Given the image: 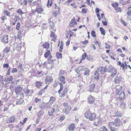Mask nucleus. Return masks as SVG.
Returning a JSON list of instances; mask_svg holds the SVG:
<instances>
[{
  "instance_id": "1",
  "label": "nucleus",
  "mask_w": 131,
  "mask_h": 131,
  "mask_svg": "<svg viewBox=\"0 0 131 131\" xmlns=\"http://www.w3.org/2000/svg\"><path fill=\"white\" fill-rule=\"evenodd\" d=\"M105 72H111V76L113 78L115 76L117 73V70L116 69L113 67L112 65H110L108 68H105Z\"/></svg>"
},
{
  "instance_id": "2",
  "label": "nucleus",
  "mask_w": 131,
  "mask_h": 131,
  "mask_svg": "<svg viewBox=\"0 0 131 131\" xmlns=\"http://www.w3.org/2000/svg\"><path fill=\"white\" fill-rule=\"evenodd\" d=\"M86 118L90 121H93L96 117V115L94 113H92L90 110L86 111L84 114Z\"/></svg>"
},
{
  "instance_id": "3",
  "label": "nucleus",
  "mask_w": 131,
  "mask_h": 131,
  "mask_svg": "<svg viewBox=\"0 0 131 131\" xmlns=\"http://www.w3.org/2000/svg\"><path fill=\"white\" fill-rule=\"evenodd\" d=\"M113 122L115 126L116 127L119 126H122L123 123L119 118H117L115 119Z\"/></svg>"
},
{
  "instance_id": "4",
  "label": "nucleus",
  "mask_w": 131,
  "mask_h": 131,
  "mask_svg": "<svg viewBox=\"0 0 131 131\" xmlns=\"http://www.w3.org/2000/svg\"><path fill=\"white\" fill-rule=\"evenodd\" d=\"M22 88L19 86L16 87L15 89V92L17 95L21 94H24L22 92Z\"/></svg>"
},
{
  "instance_id": "5",
  "label": "nucleus",
  "mask_w": 131,
  "mask_h": 131,
  "mask_svg": "<svg viewBox=\"0 0 131 131\" xmlns=\"http://www.w3.org/2000/svg\"><path fill=\"white\" fill-rule=\"evenodd\" d=\"M53 80L52 77L46 76L45 80V83L47 84H49Z\"/></svg>"
},
{
  "instance_id": "6",
  "label": "nucleus",
  "mask_w": 131,
  "mask_h": 131,
  "mask_svg": "<svg viewBox=\"0 0 131 131\" xmlns=\"http://www.w3.org/2000/svg\"><path fill=\"white\" fill-rule=\"evenodd\" d=\"M122 87L119 85L116 86L115 87L116 89V93L117 95H119L120 93L122 91Z\"/></svg>"
},
{
  "instance_id": "7",
  "label": "nucleus",
  "mask_w": 131,
  "mask_h": 131,
  "mask_svg": "<svg viewBox=\"0 0 131 131\" xmlns=\"http://www.w3.org/2000/svg\"><path fill=\"white\" fill-rule=\"evenodd\" d=\"M108 125L111 131H115L116 130V128L114 127L115 125L113 122H110Z\"/></svg>"
},
{
  "instance_id": "8",
  "label": "nucleus",
  "mask_w": 131,
  "mask_h": 131,
  "mask_svg": "<svg viewBox=\"0 0 131 131\" xmlns=\"http://www.w3.org/2000/svg\"><path fill=\"white\" fill-rule=\"evenodd\" d=\"M85 69L84 67L80 66L78 68L76 69L75 71L77 73V74H79L81 71H84Z\"/></svg>"
},
{
  "instance_id": "9",
  "label": "nucleus",
  "mask_w": 131,
  "mask_h": 131,
  "mask_svg": "<svg viewBox=\"0 0 131 131\" xmlns=\"http://www.w3.org/2000/svg\"><path fill=\"white\" fill-rule=\"evenodd\" d=\"M101 122V120L100 118H95L93 125L94 126H98L100 124Z\"/></svg>"
},
{
  "instance_id": "10",
  "label": "nucleus",
  "mask_w": 131,
  "mask_h": 131,
  "mask_svg": "<svg viewBox=\"0 0 131 131\" xmlns=\"http://www.w3.org/2000/svg\"><path fill=\"white\" fill-rule=\"evenodd\" d=\"M54 107H57V108H51L49 110L48 113L49 115H52V114L54 112L56 109L57 110V108H58L57 105L55 106Z\"/></svg>"
},
{
  "instance_id": "11",
  "label": "nucleus",
  "mask_w": 131,
  "mask_h": 131,
  "mask_svg": "<svg viewBox=\"0 0 131 131\" xmlns=\"http://www.w3.org/2000/svg\"><path fill=\"white\" fill-rule=\"evenodd\" d=\"M2 42L5 43H8V35H5L3 36V38L2 40Z\"/></svg>"
},
{
  "instance_id": "12",
  "label": "nucleus",
  "mask_w": 131,
  "mask_h": 131,
  "mask_svg": "<svg viewBox=\"0 0 131 131\" xmlns=\"http://www.w3.org/2000/svg\"><path fill=\"white\" fill-rule=\"evenodd\" d=\"M88 100L90 104L93 103L95 101V99L91 95L89 96Z\"/></svg>"
},
{
  "instance_id": "13",
  "label": "nucleus",
  "mask_w": 131,
  "mask_h": 131,
  "mask_svg": "<svg viewBox=\"0 0 131 131\" xmlns=\"http://www.w3.org/2000/svg\"><path fill=\"white\" fill-rule=\"evenodd\" d=\"M77 24V22L75 21V19L74 17H73V19L72 20L69 24V25L72 27L74 25Z\"/></svg>"
},
{
  "instance_id": "14",
  "label": "nucleus",
  "mask_w": 131,
  "mask_h": 131,
  "mask_svg": "<svg viewBox=\"0 0 131 131\" xmlns=\"http://www.w3.org/2000/svg\"><path fill=\"white\" fill-rule=\"evenodd\" d=\"M50 25V27L52 29L53 31H55L56 30V28L54 27V23L52 21H51L49 22Z\"/></svg>"
},
{
  "instance_id": "15",
  "label": "nucleus",
  "mask_w": 131,
  "mask_h": 131,
  "mask_svg": "<svg viewBox=\"0 0 131 131\" xmlns=\"http://www.w3.org/2000/svg\"><path fill=\"white\" fill-rule=\"evenodd\" d=\"M71 110L70 106H68L64 108L63 109V111L66 114H67L68 113V112Z\"/></svg>"
},
{
  "instance_id": "16",
  "label": "nucleus",
  "mask_w": 131,
  "mask_h": 131,
  "mask_svg": "<svg viewBox=\"0 0 131 131\" xmlns=\"http://www.w3.org/2000/svg\"><path fill=\"white\" fill-rule=\"evenodd\" d=\"M121 93L119 94V98L118 99L119 100H122L125 96L124 92V91H122Z\"/></svg>"
},
{
  "instance_id": "17",
  "label": "nucleus",
  "mask_w": 131,
  "mask_h": 131,
  "mask_svg": "<svg viewBox=\"0 0 131 131\" xmlns=\"http://www.w3.org/2000/svg\"><path fill=\"white\" fill-rule=\"evenodd\" d=\"M49 56L50 57H51L50 52L49 50H48L45 53L44 56L45 58H47Z\"/></svg>"
},
{
  "instance_id": "18",
  "label": "nucleus",
  "mask_w": 131,
  "mask_h": 131,
  "mask_svg": "<svg viewBox=\"0 0 131 131\" xmlns=\"http://www.w3.org/2000/svg\"><path fill=\"white\" fill-rule=\"evenodd\" d=\"M74 124H72L68 126V129L69 130L71 131V130H74Z\"/></svg>"
},
{
  "instance_id": "19",
  "label": "nucleus",
  "mask_w": 131,
  "mask_h": 131,
  "mask_svg": "<svg viewBox=\"0 0 131 131\" xmlns=\"http://www.w3.org/2000/svg\"><path fill=\"white\" fill-rule=\"evenodd\" d=\"M120 107L122 109V110L125 109L126 107L125 103L124 102L121 103L120 106Z\"/></svg>"
},
{
  "instance_id": "20",
  "label": "nucleus",
  "mask_w": 131,
  "mask_h": 131,
  "mask_svg": "<svg viewBox=\"0 0 131 131\" xmlns=\"http://www.w3.org/2000/svg\"><path fill=\"white\" fill-rule=\"evenodd\" d=\"M122 113L120 112H118L115 113L114 116L116 117H121L122 116Z\"/></svg>"
},
{
  "instance_id": "21",
  "label": "nucleus",
  "mask_w": 131,
  "mask_h": 131,
  "mask_svg": "<svg viewBox=\"0 0 131 131\" xmlns=\"http://www.w3.org/2000/svg\"><path fill=\"white\" fill-rule=\"evenodd\" d=\"M97 72H101V73L103 74L104 72H105V70H103V67H100L99 68H97V70H96Z\"/></svg>"
},
{
  "instance_id": "22",
  "label": "nucleus",
  "mask_w": 131,
  "mask_h": 131,
  "mask_svg": "<svg viewBox=\"0 0 131 131\" xmlns=\"http://www.w3.org/2000/svg\"><path fill=\"white\" fill-rule=\"evenodd\" d=\"M121 79L120 77H118L117 76H116L115 80L114 81V82L115 83H119L121 81Z\"/></svg>"
},
{
  "instance_id": "23",
  "label": "nucleus",
  "mask_w": 131,
  "mask_h": 131,
  "mask_svg": "<svg viewBox=\"0 0 131 131\" xmlns=\"http://www.w3.org/2000/svg\"><path fill=\"white\" fill-rule=\"evenodd\" d=\"M27 1L26 0H21L20 3L23 6H26L27 4Z\"/></svg>"
},
{
  "instance_id": "24",
  "label": "nucleus",
  "mask_w": 131,
  "mask_h": 131,
  "mask_svg": "<svg viewBox=\"0 0 131 131\" xmlns=\"http://www.w3.org/2000/svg\"><path fill=\"white\" fill-rule=\"evenodd\" d=\"M43 10L40 7L36 8L35 12H37L38 14H41Z\"/></svg>"
},
{
  "instance_id": "25",
  "label": "nucleus",
  "mask_w": 131,
  "mask_h": 131,
  "mask_svg": "<svg viewBox=\"0 0 131 131\" xmlns=\"http://www.w3.org/2000/svg\"><path fill=\"white\" fill-rule=\"evenodd\" d=\"M59 79L60 81L63 84L65 83V78L64 77L61 76L59 78Z\"/></svg>"
},
{
  "instance_id": "26",
  "label": "nucleus",
  "mask_w": 131,
  "mask_h": 131,
  "mask_svg": "<svg viewBox=\"0 0 131 131\" xmlns=\"http://www.w3.org/2000/svg\"><path fill=\"white\" fill-rule=\"evenodd\" d=\"M95 87V85L94 84H92L90 86V88L89 89V91L90 92H92L94 90Z\"/></svg>"
},
{
  "instance_id": "27",
  "label": "nucleus",
  "mask_w": 131,
  "mask_h": 131,
  "mask_svg": "<svg viewBox=\"0 0 131 131\" xmlns=\"http://www.w3.org/2000/svg\"><path fill=\"white\" fill-rule=\"evenodd\" d=\"M15 119V117L14 116H12L10 117L9 118V121H7V123H12L14 121Z\"/></svg>"
},
{
  "instance_id": "28",
  "label": "nucleus",
  "mask_w": 131,
  "mask_h": 131,
  "mask_svg": "<svg viewBox=\"0 0 131 131\" xmlns=\"http://www.w3.org/2000/svg\"><path fill=\"white\" fill-rule=\"evenodd\" d=\"M42 83V82L41 81H36L35 84L37 88H39L41 86Z\"/></svg>"
},
{
  "instance_id": "29",
  "label": "nucleus",
  "mask_w": 131,
  "mask_h": 131,
  "mask_svg": "<svg viewBox=\"0 0 131 131\" xmlns=\"http://www.w3.org/2000/svg\"><path fill=\"white\" fill-rule=\"evenodd\" d=\"M46 104L45 103L42 102L40 104V108L42 109H43L45 108Z\"/></svg>"
},
{
  "instance_id": "30",
  "label": "nucleus",
  "mask_w": 131,
  "mask_h": 131,
  "mask_svg": "<svg viewBox=\"0 0 131 131\" xmlns=\"http://www.w3.org/2000/svg\"><path fill=\"white\" fill-rule=\"evenodd\" d=\"M44 114L43 111H40L37 114V116L39 118H41L42 115Z\"/></svg>"
},
{
  "instance_id": "31",
  "label": "nucleus",
  "mask_w": 131,
  "mask_h": 131,
  "mask_svg": "<svg viewBox=\"0 0 131 131\" xmlns=\"http://www.w3.org/2000/svg\"><path fill=\"white\" fill-rule=\"evenodd\" d=\"M119 2L122 5H124L126 4L127 1V0H120Z\"/></svg>"
},
{
  "instance_id": "32",
  "label": "nucleus",
  "mask_w": 131,
  "mask_h": 131,
  "mask_svg": "<svg viewBox=\"0 0 131 131\" xmlns=\"http://www.w3.org/2000/svg\"><path fill=\"white\" fill-rule=\"evenodd\" d=\"M55 101V99L53 97H51L49 101V103L52 104Z\"/></svg>"
},
{
  "instance_id": "33",
  "label": "nucleus",
  "mask_w": 131,
  "mask_h": 131,
  "mask_svg": "<svg viewBox=\"0 0 131 131\" xmlns=\"http://www.w3.org/2000/svg\"><path fill=\"white\" fill-rule=\"evenodd\" d=\"M85 71L84 75H87L88 76L89 75L90 70L87 68H85Z\"/></svg>"
},
{
  "instance_id": "34",
  "label": "nucleus",
  "mask_w": 131,
  "mask_h": 131,
  "mask_svg": "<svg viewBox=\"0 0 131 131\" xmlns=\"http://www.w3.org/2000/svg\"><path fill=\"white\" fill-rule=\"evenodd\" d=\"M55 6L54 8L56 9V11H57V14H58L59 13L60 8L59 6H58L56 5V4H55Z\"/></svg>"
},
{
  "instance_id": "35",
  "label": "nucleus",
  "mask_w": 131,
  "mask_h": 131,
  "mask_svg": "<svg viewBox=\"0 0 131 131\" xmlns=\"http://www.w3.org/2000/svg\"><path fill=\"white\" fill-rule=\"evenodd\" d=\"M43 47L46 49H48L49 47V44L47 43H46L42 45Z\"/></svg>"
},
{
  "instance_id": "36",
  "label": "nucleus",
  "mask_w": 131,
  "mask_h": 131,
  "mask_svg": "<svg viewBox=\"0 0 131 131\" xmlns=\"http://www.w3.org/2000/svg\"><path fill=\"white\" fill-rule=\"evenodd\" d=\"M24 92L25 94L29 93L30 91V90L29 89L27 88H25L24 89Z\"/></svg>"
},
{
  "instance_id": "37",
  "label": "nucleus",
  "mask_w": 131,
  "mask_h": 131,
  "mask_svg": "<svg viewBox=\"0 0 131 131\" xmlns=\"http://www.w3.org/2000/svg\"><path fill=\"white\" fill-rule=\"evenodd\" d=\"M10 48L8 47H6L4 50L3 51L5 53H7L10 50Z\"/></svg>"
},
{
  "instance_id": "38",
  "label": "nucleus",
  "mask_w": 131,
  "mask_h": 131,
  "mask_svg": "<svg viewBox=\"0 0 131 131\" xmlns=\"http://www.w3.org/2000/svg\"><path fill=\"white\" fill-rule=\"evenodd\" d=\"M100 29L101 34L103 35H105V32L104 29L102 27H100Z\"/></svg>"
},
{
  "instance_id": "39",
  "label": "nucleus",
  "mask_w": 131,
  "mask_h": 131,
  "mask_svg": "<svg viewBox=\"0 0 131 131\" xmlns=\"http://www.w3.org/2000/svg\"><path fill=\"white\" fill-rule=\"evenodd\" d=\"M60 89L58 91V93L59 94L60 93L61 91L63 89V86L62 83H60Z\"/></svg>"
},
{
  "instance_id": "40",
  "label": "nucleus",
  "mask_w": 131,
  "mask_h": 131,
  "mask_svg": "<svg viewBox=\"0 0 131 131\" xmlns=\"http://www.w3.org/2000/svg\"><path fill=\"white\" fill-rule=\"evenodd\" d=\"M23 101L22 99H20L17 102L16 104H21L23 102Z\"/></svg>"
},
{
  "instance_id": "41",
  "label": "nucleus",
  "mask_w": 131,
  "mask_h": 131,
  "mask_svg": "<svg viewBox=\"0 0 131 131\" xmlns=\"http://www.w3.org/2000/svg\"><path fill=\"white\" fill-rule=\"evenodd\" d=\"M56 56L58 58L60 59L62 57V54L59 53H57Z\"/></svg>"
},
{
  "instance_id": "42",
  "label": "nucleus",
  "mask_w": 131,
  "mask_h": 131,
  "mask_svg": "<svg viewBox=\"0 0 131 131\" xmlns=\"http://www.w3.org/2000/svg\"><path fill=\"white\" fill-rule=\"evenodd\" d=\"M65 73V72L63 70H60L59 72V75L61 76L64 75Z\"/></svg>"
},
{
  "instance_id": "43",
  "label": "nucleus",
  "mask_w": 131,
  "mask_h": 131,
  "mask_svg": "<svg viewBox=\"0 0 131 131\" xmlns=\"http://www.w3.org/2000/svg\"><path fill=\"white\" fill-rule=\"evenodd\" d=\"M13 78L12 76H11L9 77L8 78H6L5 80V81L6 82L8 81H10L12 80Z\"/></svg>"
},
{
  "instance_id": "44",
  "label": "nucleus",
  "mask_w": 131,
  "mask_h": 131,
  "mask_svg": "<svg viewBox=\"0 0 131 131\" xmlns=\"http://www.w3.org/2000/svg\"><path fill=\"white\" fill-rule=\"evenodd\" d=\"M99 131H107V129L104 127L103 126L102 128L100 129Z\"/></svg>"
},
{
  "instance_id": "45",
  "label": "nucleus",
  "mask_w": 131,
  "mask_h": 131,
  "mask_svg": "<svg viewBox=\"0 0 131 131\" xmlns=\"http://www.w3.org/2000/svg\"><path fill=\"white\" fill-rule=\"evenodd\" d=\"M54 60H52V61L51 62V64H50L51 65L50 67H49V68H50L51 69H52L53 68H54V62L53 61Z\"/></svg>"
},
{
  "instance_id": "46",
  "label": "nucleus",
  "mask_w": 131,
  "mask_h": 131,
  "mask_svg": "<svg viewBox=\"0 0 131 131\" xmlns=\"http://www.w3.org/2000/svg\"><path fill=\"white\" fill-rule=\"evenodd\" d=\"M50 36L51 37H52L56 38V35H55L54 33L52 31L51 32Z\"/></svg>"
},
{
  "instance_id": "47",
  "label": "nucleus",
  "mask_w": 131,
  "mask_h": 131,
  "mask_svg": "<svg viewBox=\"0 0 131 131\" xmlns=\"http://www.w3.org/2000/svg\"><path fill=\"white\" fill-rule=\"evenodd\" d=\"M86 53H84L82 55L81 60H84L85 59V58H86Z\"/></svg>"
},
{
  "instance_id": "48",
  "label": "nucleus",
  "mask_w": 131,
  "mask_h": 131,
  "mask_svg": "<svg viewBox=\"0 0 131 131\" xmlns=\"http://www.w3.org/2000/svg\"><path fill=\"white\" fill-rule=\"evenodd\" d=\"M91 35L93 37H96V36L95 35V31L94 30L92 31L91 32Z\"/></svg>"
},
{
  "instance_id": "49",
  "label": "nucleus",
  "mask_w": 131,
  "mask_h": 131,
  "mask_svg": "<svg viewBox=\"0 0 131 131\" xmlns=\"http://www.w3.org/2000/svg\"><path fill=\"white\" fill-rule=\"evenodd\" d=\"M17 18H18V17L16 16L15 17L14 20V22L13 23V25H15V24L16 23V22L17 21Z\"/></svg>"
},
{
  "instance_id": "50",
  "label": "nucleus",
  "mask_w": 131,
  "mask_h": 131,
  "mask_svg": "<svg viewBox=\"0 0 131 131\" xmlns=\"http://www.w3.org/2000/svg\"><path fill=\"white\" fill-rule=\"evenodd\" d=\"M14 85H11L9 86V89H10L12 92L14 91Z\"/></svg>"
},
{
  "instance_id": "51",
  "label": "nucleus",
  "mask_w": 131,
  "mask_h": 131,
  "mask_svg": "<svg viewBox=\"0 0 131 131\" xmlns=\"http://www.w3.org/2000/svg\"><path fill=\"white\" fill-rule=\"evenodd\" d=\"M118 6V3H113L112 4V6L114 7H116Z\"/></svg>"
},
{
  "instance_id": "52",
  "label": "nucleus",
  "mask_w": 131,
  "mask_h": 131,
  "mask_svg": "<svg viewBox=\"0 0 131 131\" xmlns=\"http://www.w3.org/2000/svg\"><path fill=\"white\" fill-rule=\"evenodd\" d=\"M20 26V23H17V25L16 26V28L17 30H19V27Z\"/></svg>"
},
{
  "instance_id": "53",
  "label": "nucleus",
  "mask_w": 131,
  "mask_h": 131,
  "mask_svg": "<svg viewBox=\"0 0 131 131\" xmlns=\"http://www.w3.org/2000/svg\"><path fill=\"white\" fill-rule=\"evenodd\" d=\"M63 49V45L61 44L60 47L59 51L60 52H61L62 51Z\"/></svg>"
},
{
  "instance_id": "54",
  "label": "nucleus",
  "mask_w": 131,
  "mask_h": 131,
  "mask_svg": "<svg viewBox=\"0 0 131 131\" xmlns=\"http://www.w3.org/2000/svg\"><path fill=\"white\" fill-rule=\"evenodd\" d=\"M17 12L19 13L20 14H22L23 13L22 11L20 9H19L17 11Z\"/></svg>"
},
{
  "instance_id": "55",
  "label": "nucleus",
  "mask_w": 131,
  "mask_h": 131,
  "mask_svg": "<svg viewBox=\"0 0 131 131\" xmlns=\"http://www.w3.org/2000/svg\"><path fill=\"white\" fill-rule=\"evenodd\" d=\"M4 12L6 13V14L7 16H10L9 15L10 14V13L9 12H8L6 10H5Z\"/></svg>"
},
{
  "instance_id": "56",
  "label": "nucleus",
  "mask_w": 131,
  "mask_h": 131,
  "mask_svg": "<svg viewBox=\"0 0 131 131\" xmlns=\"http://www.w3.org/2000/svg\"><path fill=\"white\" fill-rule=\"evenodd\" d=\"M115 10L118 11V12H121L122 10L119 7H118L115 8Z\"/></svg>"
},
{
  "instance_id": "57",
  "label": "nucleus",
  "mask_w": 131,
  "mask_h": 131,
  "mask_svg": "<svg viewBox=\"0 0 131 131\" xmlns=\"http://www.w3.org/2000/svg\"><path fill=\"white\" fill-rule=\"evenodd\" d=\"M127 14L128 16L131 15V10H129L127 12Z\"/></svg>"
},
{
  "instance_id": "58",
  "label": "nucleus",
  "mask_w": 131,
  "mask_h": 131,
  "mask_svg": "<svg viewBox=\"0 0 131 131\" xmlns=\"http://www.w3.org/2000/svg\"><path fill=\"white\" fill-rule=\"evenodd\" d=\"M9 66V65L8 64L6 63L4 64L3 65V67L4 68H7Z\"/></svg>"
},
{
  "instance_id": "59",
  "label": "nucleus",
  "mask_w": 131,
  "mask_h": 131,
  "mask_svg": "<svg viewBox=\"0 0 131 131\" xmlns=\"http://www.w3.org/2000/svg\"><path fill=\"white\" fill-rule=\"evenodd\" d=\"M124 63L125 64V65H124V67L123 68L124 70H125V69H127V64L126 62H125Z\"/></svg>"
},
{
  "instance_id": "60",
  "label": "nucleus",
  "mask_w": 131,
  "mask_h": 131,
  "mask_svg": "<svg viewBox=\"0 0 131 131\" xmlns=\"http://www.w3.org/2000/svg\"><path fill=\"white\" fill-rule=\"evenodd\" d=\"M106 46L105 48L107 49H109L110 47V46L109 44H107L106 43H105Z\"/></svg>"
},
{
  "instance_id": "61",
  "label": "nucleus",
  "mask_w": 131,
  "mask_h": 131,
  "mask_svg": "<svg viewBox=\"0 0 131 131\" xmlns=\"http://www.w3.org/2000/svg\"><path fill=\"white\" fill-rule=\"evenodd\" d=\"M23 68V66L20 63H19L18 65V69H19V68L21 69Z\"/></svg>"
},
{
  "instance_id": "62",
  "label": "nucleus",
  "mask_w": 131,
  "mask_h": 131,
  "mask_svg": "<svg viewBox=\"0 0 131 131\" xmlns=\"http://www.w3.org/2000/svg\"><path fill=\"white\" fill-rule=\"evenodd\" d=\"M63 106H64V108L66 107H68V106H70L68 105V104L67 103H64L63 104Z\"/></svg>"
},
{
  "instance_id": "63",
  "label": "nucleus",
  "mask_w": 131,
  "mask_h": 131,
  "mask_svg": "<svg viewBox=\"0 0 131 131\" xmlns=\"http://www.w3.org/2000/svg\"><path fill=\"white\" fill-rule=\"evenodd\" d=\"M17 70L16 68H14L12 69V72L13 73H15L17 72Z\"/></svg>"
},
{
  "instance_id": "64",
  "label": "nucleus",
  "mask_w": 131,
  "mask_h": 131,
  "mask_svg": "<svg viewBox=\"0 0 131 131\" xmlns=\"http://www.w3.org/2000/svg\"><path fill=\"white\" fill-rule=\"evenodd\" d=\"M37 4V2L36 1H35L32 3V6L36 5Z\"/></svg>"
}]
</instances>
